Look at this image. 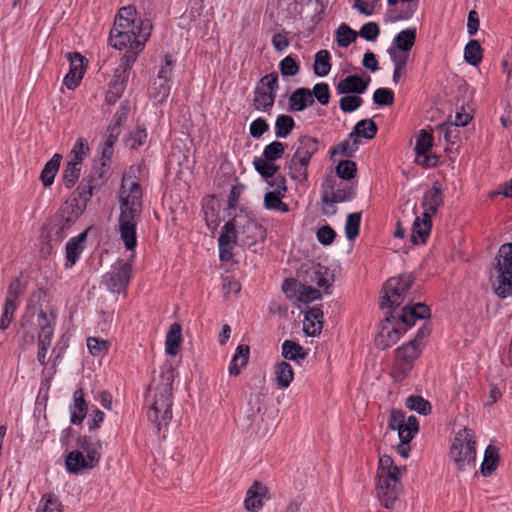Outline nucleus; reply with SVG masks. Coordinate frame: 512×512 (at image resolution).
I'll return each instance as SVG.
<instances>
[{
  "instance_id": "cd10ccee",
  "label": "nucleus",
  "mask_w": 512,
  "mask_h": 512,
  "mask_svg": "<svg viewBox=\"0 0 512 512\" xmlns=\"http://www.w3.org/2000/svg\"><path fill=\"white\" fill-rule=\"evenodd\" d=\"M308 165V163L302 162L299 159L292 157L289 163L290 177L300 183L305 182L308 177Z\"/></svg>"
},
{
  "instance_id": "9d476101",
  "label": "nucleus",
  "mask_w": 512,
  "mask_h": 512,
  "mask_svg": "<svg viewBox=\"0 0 512 512\" xmlns=\"http://www.w3.org/2000/svg\"><path fill=\"white\" fill-rule=\"evenodd\" d=\"M133 62L127 60L120 61L119 65L115 68L113 76L108 84V90L106 92V102L114 104L122 95L126 82L129 76V68Z\"/></svg>"
},
{
  "instance_id": "8fccbe9b",
  "label": "nucleus",
  "mask_w": 512,
  "mask_h": 512,
  "mask_svg": "<svg viewBox=\"0 0 512 512\" xmlns=\"http://www.w3.org/2000/svg\"><path fill=\"white\" fill-rule=\"evenodd\" d=\"M87 347L90 352L97 351H108L114 349L112 342L96 337H89L87 339Z\"/></svg>"
},
{
  "instance_id": "58836bf2",
  "label": "nucleus",
  "mask_w": 512,
  "mask_h": 512,
  "mask_svg": "<svg viewBox=\"0 0 512 512\" xmlns=\"http://www.w3.org/2000/svg\"><path fill=\"white\" fill-rule=\"evenodd\" d=\"M362 98L360 95H346L339 100L340 109L345 113L356 111L362 105Z\"/></svg>"
},
{
  "instance_id": "0e129e2a",
  "label": "nucleus",
  "mask_w": 512,
  "mask_h": 512,
  "mask_svg": "<svg viewBox=\"0 0 512 512\" xmlns=\"http://www.w3.org/2000/svg\"><path fill=\"white\" fill-rule=\"evenodd\" d=\"M479 28V18L476 11H470L467 19V31L470 36L474 35Z\"/></svg>"
},
{
  "instance_id": "b1692460",
  "label": "nucleus",
  "mask_w": 512,
  "mask_h": 512,
  "mask_svg": "<svg viewBox=\"0 0 512 512\" xmlns=\"http://www.w3.org/2000/svg\"><path fill=\"white\" fill-rule=\"evenodd\" d=\"M24 291L25 285L18 278L12 280L8 287L5 306L17 309L19 305V298Z\"/></svg>"
},
{
  "instance_id": "4c0bfd02",
  "label": "nucleus",
  "mask_w": 512,
  "mask_h": 512,
  "mask_svg": "<svg viewBox=\"0 0 512 512\" xmlns=\"http://www.w3.org/2000/svg\"><path fill=\"white\" fill-rule=\"evenodd\" d=\"M357 167L351 160H342L336 166V174L341 179L350 180L356 175Z\"/></svg>"
},
{
  "instance_id": "2f4dec72",
  "label": "nucleus",
  "mask_w": 512,
  "mask_h": 512,
  "mask_svg": "<svg viewBox=\"0 0 512 512\" xmlns=\"http://www.w3.org/2000/svg\"><path fill=\"white\" fill-rule=\"evenodd\" d=\"M357 38V33L347 24H341L336 30V40L340 47H347Z\"/></svg>"
},
{
  "instance_id": "69168bd1",
  "label": "nucleus",
  "mask_w": 512,
  "mask_h": 512,
  "mask_svg": "<svg viewBox=\"0 0 512 512\" xmlns=\"http://www.w3.org/2000/svg\"><path fill=\"white\" fill-rule=\"evenodd\" d=\"M471 119V115L462 109L461 111L456 112L455 119L450 123L455 127L466 126L471 121Z\"/></svg>"
},
{
  "instance_id": "bf43d9fd",
  "label": "nucleus",
  "mask_w": 512,
  "mask_h": 512,
  "mask_svg": "<svg viewBox=\"0 0 512 512\" xmlns=\"http://www.w3.org/2000/svg\"><path fill=\"white\" fill-rule=\"evenodd\" d=\"M88 151H89V148H88V145L85 142V140L82 138H79L76 141L73 149L71 150L69 157H80V158L84 159L87 156Z\"/></svg>"
},
{
  "instance_id": "052dcab7",
  "label": "nucleus",
  "mask_w": 512,
  "mask_h": 512,
  "mask_svg": "<svg viewBox=\"0 0 512 512\" xmlns=\"http://www.w3.org/2000/svg\"><path fill=\"white\" fill-rule=\"evenodd\" d=\"M223 290L226 295L237 296L241 291V284L233 278H225L223 284Z\"/></svg>"
},
{
  "instance_id": "e433bc0d",
  "label": "nucleus",
  "mask_w": 512,
  "mask_h": 512,
  "mask_svg": "<svg viewBox=\"0 0 512 512\" xmlns=\"http://www.w3.org/2000/svg\"><path fill=\"white\" fill-rule=\"evenodd\" d=\"M294 120L288 115H280L275 123V134L278 138H285L291 132Z\"/></svg>"
},
{
  "instance_id": "ea45409f",
  "label": "nucleus",
  "mask_w": 512,
  "mask_h": 512,
  "mask_svg": "<svg viewBox=\"0 0 512 512\" xmlns=\"http://www.w3.org/2000/svg\"><path fill=\"white\" fill-rule=\"evenodd\" d=\"M81 169L74 164H67L63 171V183L66 188H72L78 181Z\"/></svg>"
},
{
  "instance_id": "a18cd8bd",
  "label": "nucleus",
  "mask_w": 512,
  "mask_h": 512,
  "mask_svg": "<svg viewBox=\"0 0 512 512\" xmlns=\"http://www.w3.org/2000/svg\"><path fill=\"white\" fill-rule=\"evenodd\" d=\"M373 100L378 105H392L394 94L388 88H378L373 94Z\"/></svg>"
},
{
  "instance_id": "a211bd4d",
  "label": "nucleus",
  "mask_w": 512,
  "mask_h": 512,
  "mask_svg": "<svg viewBox=\"0 0 512 512\" xmlns=\"http://www.w3.org/2000/svg\"><path fill=\"white\" fill-rule=\"evenodd\" d=\"M323 312L321 309L313 307L305 313L303 321V330L308 336H315L322 330Z\"/></svg>"
},
{
  "instance_id": "72a5a7b5",
  "label": "nucleus",
  "mask_w": 512,
  "mask_h": 512,
  "mask_svg": "<svg viewBox=\"0 0 512 512\" xmlns=\"http://www.w3.org/2000/svg\"><path fill=\"white\" fill-rule=\"evenodd\" d=\"M150 93L157 103L164 102L170 94L169 82L155 79Z\"/></svg>"
},
{
  "instance_id": "f8f14e48",
  "label": "nucleus",
  "mask_w": 512,
  "mask_h": 512,
  "mask_svg": "<svg viewBox=\"0 0 512 512\" xmlns=\"http://www.w3.org/2000/svg\"><path fill=\"white\" fill-rule=\"evenodd\" d=\"M303 280L306 284L317 285L327 290L331 284V276L326 267L312 263L304 270Z\"/></svg>"
},
{
  "instance_id": "2eb2a0df",
  "label": "nucleus",
  "mask_w": 512,
  "mask_h": 512,
  "mask_svg": "<svg viewBox=\"0 0 512 512\" xmlns=\"http://www.w3.org/2000/svg\"><path fill=\"white\" fill-rule=\"evenodd\" d=\"M431 226L432 217L428 216L427 213H422L421 216H417L412 227L411 241L414 244L425 243L430 235Z\"/></svg>"
},
{
  "instance_id": "680f3d73",
  "label": "nucleus",
  "mask_w": 512,
  "mask_h": 512,
  "mask_svg": "<svg viewBox=\"0 0 512 512\" xmlns=\"http://www.w3.org/2000/svg\"><path fill=\"white\" fill-rule=\"evenodd\" d=\"M272 45L278 52H283L289 46V40L285 33H276L272 37Z\"/></svg>"
},
{
  "instance_id": "39448f33",
  "label": "nucleus",
  "mask_w": 512,
  "mask_h": 512,
  "mask_svg": "<svg viewBox=\"0 0 512 512\" xmlns=\"http://www.w3.org/2000/svg\"><path fill=\"white\" fill-rule=\"evenodd\" d=\"M135 254L132 253L127 260L117 259L110 270L103 277V284L112 293H124L129 285L133 273Z\"/></svg>"
},
{
  "instance_id": "c85d7f7f",
  "label": "nucleus",
  "mask_w": 512,
  "mask_h": 512,
  "mask_svg": "<svg viewBox=\"0 0 512 512\" xmlns=\"http://www.w3.org/2000/svg\"><path fill=\"white\" fill-rule=\"evenodd\" d=\"M182 341L181 326L174 323L170 326V329L166 336L165 348L166 352H174L180 347Z\"/></svg>"
},
{
  "instance_id": "473e14b6",
  "label": "nucleus",
  "mask_w": 512,
  "mask_h": 512,
  "mask_svg": "<svg viewBox=\"0 0 512 512\" xmlns=\"http://www.w3.org/2000/svg\"><path fill=\"white\" fill-rule=\"evenodd\" d=\"M433 145V137L430 133L425 130H420L417 135L416 144H415V153L416 156L421 157L427 153Z\"/></svg>"
},
{
  "instance_id": "f3484780",
  "label": "nucleus",
  "mask_w": 512,
  "mask_h": 512,
  "mask_svg": "<svg viewBox=\"0 0 512 512\" xmlns=\"http://www.w3.org/2000/svg\"><path fill=\"white\" fill-rule=\"evenodd\" d=\"M70 70L64 78V84L68 89H75L83 77V57L79 53L70 56Z\"/></svg>"
},
{
  "instance_id": "3c124183",
  "label": "nucleus",
  "mask_w": 512,
  "mask_h": 512,
  "mask_svg": "<svg viewBox=\"0 0 512 512\" xmlns=\"http://www.w3.org/2000/svg\"><path fill=\"white\" fill-rule=\"evenodd\" d=\"M280 71L283 76H295L299 66L291 56H287L280 62Z\"/></svg>"
},
{
  "instance_id": "37998d69",
  "label": "nucleus",
  "mask_w": 512,
  "mask_h": 512,
  "mask_svg": "<svg viewBox=\"0 0 512 512\" xmlns=\"http://www.w3.org/2000/svg\"><path fill=\"white\" fill-rule=\"evenodd\" d=\"M283 154L284 145L279 141H274L265 147L263 157L274 162L281 158Z\"/></svg>"
},
{
  "instance_id": "20e7f679",
  "label": "nucleus",
  "mask_w": 512,
  "mask_h": 512,
  "mask_svg": "<svg viewBox=\"0 0 512 512\" xmlns=\"http://www.w3.org/2000/svg\"><path fill=\"white\" fill-rule=\"evenodd\" d=\"M491 282L497 296L506 298L512 294V243L503 244L498 250Z\"/></svg>"
},
{
  "instance_id": "6e6d98bb",
  "label": "nucleus",
  "mask_w": 512,
  "mask_h": 512,
  "mask_svg": "<svg viewBox=\"0 0 512 512\" xmlns=\"http://www.w3.org/2000/svg\"><path fill=\"white\" fill-rule=\"evenodd\" d=\"M379 0H356L353 7L361 14L369 16L373 13L374 8Z\"/></svg>"
},
{
  "instance_id": "338daca9",
  "label": "nucleus",
  "mask_w": 512,
  "mask_h": 512,
  "mask_svg": "<svg viewBox=\"0 0 512 512\" xmlns=\"http://www.w3.org/2000/svg\"><path fill=\"white\" fill-rule=\"evenodd\" d=\"M362 63L365 68L371 70L372 72L378 70V61L375 54L372 52H367L364 54Z\"/></svg>"
},
{
  "instance_id": "774afa93",
  "label": "nucleus",
  "mask_w": 512,
  "mask_h": 512,
  "mask_svg": "<svg viewBox=\"0 0 512 512\" xmlns=\"http://www.w3.org/2000/svg\"><path fill=\"white\" fill-rule=\"evenodd\" d=\"M269 184L273 188V191L279 194L284 195L287 190L286 180L283 176L275 177Z\"/></svg>"
},
{
  "instance_id": "7c9ffc66",
  "label": "nucleus",
  "mask_w": 512,
  "mask_h": 512,
  "mask_svg": "<svg viewBox=\"0 0 512 512\" xmlns=\"http://www.w3.org/2000/svg\"><path fill=\"white\" fill-rule=\"evenodd\" d=\"M430 331L426 328H421L415 338L403 345L405 351H421L426 348V342L429 337Z\"/></svg>"
},
{
  "instance_id": "4be33fe9",
  "label": "nucleus",
  "mask_w": 512,
  "mask_h": 512,
  "mask_svg": "<svg viewBox=\"0 0 512 512\" xmlns=\"http://www.w3.org/2000/svg\"><path fill=\"white\" fill-rule=\"evenodd\" d=\"M314 99L309 89L299 88L297 89L289 99V107L293 111H302L306 107L312 105Z\"/></svg>"
},
{
  "instance_id": "c756f323",
  "label": "nucleus",
  "mask_w": 512,
  "mask_h": 512,
  "mask_svg": "<svg viewBox=\"0 0 512 512\" xmlns=\"http://www.w3.org/2000/svg\"><path fill=\"white\" fill-rule=\"evenodd\" d=\"M284 195L270 191L265 194L264 204L267 209L288 212V206L282 201Z\"/></svg>"
},
{
  "instance_id": "c9c22d12",
  "label": "nucleus",
  "mask_w": 512,
  "mask_h": 512,
  "mask_svg": "<svg viewBox=\"0 0 512 512\" xmlns=\"http://www.w3.org/2000/svg\"><path fill=\"white\" fill-rule=\"evenodd\" d=\"M255 169L265 178L273 177L278 171V166L273 161L264 157L254 160Z\"/></svg>"
},
{
  "instance_id": "ddd939ff",
  "label": "nucleus",
  "mask_w": 512,
  "mask_h": 512,
  "mask_svg": "<svg viewBox=\"0 0 512 512\" xmlns=\"http://www.w3.org/2000/svg\"><path fill=\"white\" fill-rule=\"evenodd\" d=\"M419 0H398L394 4H388V14L392 21L408 20L413 17L418 9Z\"/></svg>"
},
{
  "instance_id": "dca6fc26",
  "label": "nucleus",
  "mask_w": 512,
  "mask_h": 512,
  "mask_svg": "<svg viewBox=\"0 0 512 512\" xmlns=\"http://www.w3.org/2000/svg\"><path fill=\"white\" fill-rule=\"evenodd\" d=\"M368 81L369 79L365 81L357 75H350L338 82L336 90L338 94L360 95L366 91Z\"/></svg>"
},
{
  "instance_id": "5fc2aeb1",
  "label": "nucleus",
  "mask_w": 512,
  "mask_h": 512,
  "mask_svg": "<svg viewBox=\"0 0 512 512\" xmlns=\"http://www.w3.org/2000/svg\"><path fill=\"white\" fill-rule=\"evenodd\" d=\"M394 66L406 67L409 61L410 52L399 51L395 49L387 50Z\"/></svg>"
},
{
  "instance_id": "423d86ee",
  "label": "nucleus",
  "mask_w": 512,
  "mask_h": 512,
  "mask_svg": "<svg viewBox=\"0 0 512 512\" xmlns=\"http://www.w3.org/2000/svg\"><path fill=\"white\" fill-rule=\"evenodd\" d=\"M377 133V125L371 119L360 120L354 126L348 138L340 142L333 150V154L351 157L359 147V138L371 140Z\"/></svg>"
},
{
  "instance_id": "a878e982",
  "label": "nucleus",
  "mask_w": 512,
  "mask_h": 512,
  "mask_svg": "<svg viewBox=\"0 0 512 512\" xmlns=\"http://www.w3.org/2000/svg\"><path fill=\"white\" fill-rule=\"evenodd\" d=\"M126 115H127L126 108H122L119 112L116 113V115H115L116 124L111 126L107 131V135H106V139H105V145H106L107 149H111L112 146L114 145V143L116 142V140L120 134L121 122H122V120H125Z\"/></svg>"
},
{
  "instance_id": "412c9836",
  "label": "nucleus",
  "mask_w": 512,
  "mask_h": 512,
  "mask_svg": "<svg viewBox=\"0 0 512 512\" xmlns=\"http://www.w3.org/2000/svg\"><path fill=\"white\" fill-rule=\"evenodd\" d=\"M87 232L84 231L79 234L77 237L70 239V241L66 245V267H72L79 255L83 250L84 241L86 239Z\"/></svg>"
},
{
  "instance_id": "4d7b16f0",
  "label": "nucleus",
  "mask_w": 512,
  "mask_h": 512,
  "mask_svg": "<svg viewBox=\"0 0 512 512\" xmlns=\"http://www.w3.org/2000/svg\"><path fill=\"white\" fill-rule=\"evenodd\" d=\"M268 130V124L262 118L254 120L250 125V134L254 138L261 137Z\"/></svg>"
},
{
  "instance_id": "c03bdc74",
  "label": "nucleus",
  "mask_w": 512,
  "mask_h": 512,
  "mask_svg": "<svg viewBox=\"0 0 512 512\" xmlns=\"http://www.w3.org/2000/svg\"><path fill=\"white\" fill-rule=\"evenodd\" d=\"M75 217H71L67 208L63 209L61 214L56 217V221L58 222V229L56 234L62 238L64 236L65 230L69 229L74 222Z\"/></svg>"
},
{
  "instance_id": "f704fd0d",
  "label": "nucleus",
  "mask_w": 512,
  "mask_h": 512,
  "mask_svg": "<svg viewBox=\"0 0 512 512\" xmlns=\"http://www.w3.org/2000/svg\"><path fill=\"white\" fill-rule=\"evenodd\" d=\"M361 222L360 213H351L347 216L345 222V234L349 240H354L359 234Z\"/></svg>"
},
{
  "instance_id": "49530a36",
  "label": "nucleus",
  "mask_w": 512,
  "mask_h": 512,
  "mask_svg": "<svg viewBox=\"0 0 512 512\" xmlns=\"http://www.w3.org/2000/svg\"><path fill=\"white\" fill-rule=\"evenodd\" d=\"M316 237L319 243L327 246L333 243L336 233L329 225H324L317 230Z\"/></svg>"
},
{
  "instance_id": "e2e57ef3",
  "label": "nucleus",
  "mask_w": 512,
  "mask_h": 512,
  "mask_svg": "<svg viewBox=\"0 0 512 512\" xmlns=\"http://www.w3.org/2000/svg\"><path fill=\"white\" fill-rule=\"evenodd\" d=\"M165 65L162 66L158 72L157 78L158 80H166L169 82L172 74V59L171 56L166 54L164 57Z\"/></svg>"
},
{
  "instance_id": "de8ad7c7",
  "label": "nucleus",
  "mask_w": 512,
  "mask_h": 512,
  "mask_svg": "<svg viewBox=\"0 0 512 512\" xmlns=\"http://www.w3.org/2000/svg\"><path fill=\"white\" fill-rule=\"evenodd\" d=\"M312 97H315L318 102L322 105H326L330 99V90L329 86L326 83H318L314 86L313 91H311Z\"/></svg>"
},
{
  "instance_id": "603ef678",
  "label": "nucleus",
  "mask_w": 512,
  "mask_h": 512,
  "mask_svg": "<svg viewBox=\"0 0 512 512\" xmlns=\"http://www.w3.org/2000/svg\"><path fill=\"white\" fill-rule=\"evenodd\" d=\"M437 130L443 133L444 139L447 143H454L458 138L459 131L450 122L442 123L437 126Z\"/></svg>"
},
{
  "instance_id": "f257e3e1",
  "label": "nucleus",
  "mask_w": 512,
  "mask_h": 512,
  "mask_svg": "<svg viewBox=\"0 0 512 512\" xmlns=\"http://www.w3.org/2000/svg\"><path fill=\"white\" fill-rule=\"evenodd\" d=\"M151 31L150 20L138 18L136 9L132 6L122 7L119 9L110 31V45L118 50L126 49V53L121 59L135 62L150 37Z\"/></svg>"
},
{
  "instance_id": "bb28decb",
  "label": "nucleus",
  "mask_w": 512,
  "mask_h": 512,
  "mask_svg": "<svg viewBox=\"0 0 512 512\" xmlns=\"http://www.w3.org/2000/svg\"><path fill=\"white\" fill-rule=\"evenodd\" d=\"M331 69L330 54L327 50H320L315 55L314 72L318 76H326Z\"/></svg>"
},
{
  "instance_id": "f03ea898",
  "label": "nucleus",
  "mask_w": 512,
  "mask_h": 512,
  "mask_svg": "<svg viewBox=\"0 0 512 512\" xmlns=\"http://www.w3.org/2000/svg\"><path fill=\"white\" fill-rule=\"evenodd\" d=\"M143 193L140 185L131 177L124 176L119 193L120 215L118 229L120 239L128 251L137 245L136 227L141 218Z\"/></svg>"
},
{
  "instance_id": "6e6552de",
  "label": "nucleus",
  "mask_w": 512,
  "mask_h": 512,
  "mask_svg": "<svg viewBox=\"0 0 512 512\" xmlns=\"http://www.w3.org/2000/svg\"><path fill=\"white\" fill-rule=\"evenodd\" d=\"M233 222L237 230L238 241L243 246L252 247L266 237L265 229L246 215L237 216Z\"/></svg>"
},
{
  "instance_id": "0eeeda50",
  "label": "nucleus",
  "mask_w": 512,
  "mask_h": 512,
  "mask_svg": "<svg viewBox=\"0 0 512 512\" xmlns=\"http://www.w3.org/2000/svg\"><path fill=\"white\" fill-rule=\"evenodd\" d=\"M414 278L410 274H403L390 278L383 286L381 307L397 308L404 302L407 290L411 287Z\"/></svg>"
},
{
  "instance_id": "6ab92c4d",
  "label": "nucleus",
  "mask_w": 512,
  "mask_h": 512,
  "mask_svg": "<svg viewBox=\"0 0 512 512\" xmlns=\"http://www.w3.org/2000/svg\"><path fill=\"white\" fill-rule=\"evenodd\" d=\"M318 151V140L313 137L304 136L299 139V145L293 157L302 162L310 163L311 157Z\"/></svg>"
},
{
  "instance_id": "09e8293b",
  "label": "nucleus",
  "mask_w": 512,
  "mask_h": 512,
  "mask_svg": "<svg viewBox=\"0 0 512 512\" xmlns=\"http://www.w3.org/2000/svg\"><path fill=\"white\" fill-rule=\"evenodd\" d=\"M379 33V26L375 22H368L364 24L359 31V35L367 41L376 40Z\"/></svg>"
},
{
  "instance_id": "1a4fd4ad",
  "label": "nucleus",
  "mask_w": 512,
  "mask_h": 512,
  "mask_svg": "<svg viewBox=\"0 0 512 512\" xmlns=\"http://www.w3.org/2000/svg\"><path fill=\"white\" fill-rule=\"evenodd\" d=\"M277 90L278 75L272 73L264 76L255 89L254 107L260 111H268L274 104Z\"/></svg>"
},
{
  "instance_id": "a19ab883",
  "label": "nucleus",
  "mask_w": 512,
  "mask_h": 512,
  "mask_svg": "<svg viewBox=\"0 0 512 512\" xmlns=\"http://www.w3.org/2000/svg\"><path fill=\"white\" fill-rule=\"evenodd\" d=\"M301 282H298L294 279H287L284 281L282 285V290L286 294V296L290 299H294L300 302V292L302 288Z\"/></svg>"
},
{
  "instance_id": "9b49d317",
  "label": "nucleus",
  "mask_w": 512,
  "mask_h": 512,
  "mask_svg": "<svg viewBox=\"0 0 512 512\" xmlns=\"http://www.w3.org/2000/svg\"><path fill=\"white\" fill-rule=\"evenodd\" d=\"M55 320L56 315L53 311L36 310L28 306L22 319V328L35 326L39 332L54 330Z\"/></svg>"
},
{
  "instance_id": "aec40b11",
  "label": "nucleus",
  "mask_w": 512,
  "mask_h": 512,
  "mask_svg": "<svg viewBox=\"0 0 512 512\" xmlns=\"http://www.w3.org/2000/svg\"><path fill=\"white\" fill-rule=\"evenodd\" d=\"M416 41V29L408 28L400 31L393 39L389 49L410 52Z\"/></svg>"
},
{
  "instance_id": "79ce46f5",
  "label": "nucleus",
  "mask_w": 512,
  "mask_h": 512,
  "mask_svg": "<svg viewBox=\"0 0 512 512\" xmlns=\"http://www.w3.org/2000/svg\"><path fill=\"white\" fill-rule=\"evenodd\" d=\"M218 241L219 245L226 243L235 245L238 241V235L233 221L225 224Z\"/></svg>"
},
{
  "instance_id": "393cba45",
  "label": "nucleus",
  "mask_w": 512,
  "mask_h": 512,
  "mask_svg": "<svg viewBox=\"0 0 512 512\" xmlns=\"http://www.w3.org/2000/svg\"><path fill=\"white\" fill-rule=\"evenodd\" d=\"M464 59L467 63L477 66L482 60V48L478 41L470 40L464 48Z\"/></svg>"
},
{
  "instance_id": "5701e85b",
  "label": "nucleus",
  "mask_w": 512,
  "mask_h": 512,
  "mask_svg": "<svg viewBox=\"0 0 512 512\" xmlns=\"http://www.w3.org/2000/svg\"><path fill=\"white\" fill-rule=\"evenodd\" d=\"M61 159L62 157L60 154H54V156L45 164L40 175L44 186H50L54 182V178L58 172Z\"/></svg>"
},
{
  "instance_id": "13d9d810",
  "label": "nucleus",
  "mask_w": 512,
  "mask_h": 512,
  "mask_svg": "<svg viewBox=\"0 0 512 512\" xmlns=\"http://www.w3.org/2000/svg\"><path fill=\"white\" fill-rule=\"evenodd\" d=\"M54 330H45L38 334V348L41 352H46L50 346Z\"/></svg>"
},
{
  "instance_id": "4468645a",
  "label": "nucleus",
  "mask_w": 512,
  "mask_h": 512,
  "mask_svg": "<svg viewBox=\"0 0 512 512\" xmlns=\"http://www.w3.org/2000/svg\"><path fill=\"white\" fill-rule=\"evenodd\" d=\"M443 204V193L440 185L436 182L431 189L425 192L422 200V213H427L428 216L433 217L436 215L439 207Z\"/></svg>"
},
{
  "instance_id": "7ed1b4c3",
  "label": "nucleus",
  "mask_w": 512,
  "mask_h": 512,
  "mask_svg": "<svg viewBox=\"0 0 512 512\" xmlns=\"http://www.w3.org/2000/svg\"><path fill=\"white\" fill-rule=\"evenodd\" d=\"M430 316V309L423 303H416L412 306H405L401 310H393L389 316L386 317L387 324H384L378 335V345H382L381 349L389 348L391 343L398 340L399 331L398 326L403 324L406 327H411L418 319H425Z\"/></svg>"
},
{
  "instance_id": "864d4df0",
  "label": "nucleus",
  "mask_w": 512,
  "mask_h": 512,
  "mask_svg": "<svg viewBox=\"0 0 512 512\" xmlns=\"http://www.w3.org/2000/svg\"><path fill=\"white\" fill-rule=\"evenodd\" d=\"M320 297L321 294L317 289L311 287V285L309 284H302L300 292V302L307 304L319 299Z\"/></svg>"
}]
</instances>
